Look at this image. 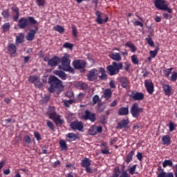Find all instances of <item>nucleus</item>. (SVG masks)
<instances>
[{
    "label": "nucleus",
    "instance_id": "1",
    "mask_svg": "<svg viewBox=\"0 0 177 177\" xmlns=\"http://www.w3.org/2000/svg\"><path fill=\"white\" fill-rule=\"evenodd\" d=\"M48 84L50 85V87L48 88V91L50 93H54L57 89L63 88L62 82L54 75L49 76Z\"/></svg>",
    "mask_w": 177,
    "mask_h": 177
},
{
    "label": "nucleus",
    "instance_id": "2",
    "mask_svg": "<svg viewBox=\"0 0 177 177\" xmlns=\"http://www.w3.org/2000/svg\"><path fill=\"white\" fill-rule=\"evenodd\" d=\"M59 62H61V69L64 70L66 72H69L71 74L75 73V70L73 67L70 66L71 64V59H70V55L68 54H64V56H62L61 58H59Z\"/></svg>",
    "mask_w": 177,
    "mask_h": 177
},
{
    "label": "nucleus",
    "instance_id": "3",
    "mask_svg": "<svg viewBox=\"0 0 177 177\" xmlns=\"http://www.w3.org/2000/svg\"><path fill=\"white\" fill-rule=\"evenodd\" d=\"M37 24V20L32 17H28V18L21 17L18 20L17 27L19 28V29L23 30L26 27H28L29 25H35Z\"/></svg>",
    "mask_w": 177,
    "mask_h": 177
},
{
    "label": "nucleus",
    "instance_id": "4",
    "mask_svg": "<svg viewBox=\"0 0 177 177\" xmlns=\"http://www.w3.org/2000/svg\"><path fill=\"white\" fill-rule=\"evenodd\" d=\"M60 115H57L56 109L54 106H49L48 108V118L53 120L56 126L62 125L64 120L60 119Z\"/></svg>",
    "mask_w": 177,
    "mask_h": 177
},
{
    "label": "nucleus",
    "instance_id": "5",
    "mask_svg": "<svg viewBox=\"0 0 177 177\" xmlns=\"http://www.w3.org/2000/svg\"><path fill=\"white\" fill-rule=\"evenodd\" d=\"M123 68L122 62H113L111 65L108 66L106 67V70H107L109 75L111 76L117 75L120 70H122Z\"/></svg>",
    "mask_w": 177,
    "mask_h": 177
},
{
    "label": "nucleus",
    "instance_id": "6",
    "mask_svg": "<svg viewBox=\"0 0 177 177\" xmlns=\"http://www.w3.org/2000/svg\"><path fill=\"white\" fill-rule=\"evenodd\" d=\"M153 3L155 8H156L158 10L166 11L168 13L173 12V10L169 8L165 0H154Z\"/></svg>",
    "mask_w": 177,
    "mask_h": 177
},
{
    "label": "nucleus",
    "instance_id": "7",
    "mask_svg": "<svg viewBox=\"0 0 177 177\" xmlns=\"http://www.w3.org/2000/svg\"><path fill=\"white\" fill-rule=\"evenodd\" d=\"M130 112L131 113V115H132L133 118L138 119L140 115V113L144 112V109L140 108L139 106L138 103H134L131 106V108L130 109Z\"/></svg>",
    "mask_w": 177,
    "mask_h": 177
},
{
    "label": "nucleus",
    "instance_id": "8",
    "mask_svg": "<svg viewBox=\"0 0 177 177\" xmlns=\"http://www.w3.org/2000/svg\"><path fill=\"white\" fill-rule=\"evenodd\" d=\"M95 17H97V19H95V22L97 23V24L102 25L103 23L108 22L109 17L106 14L101 13L100 10H97L95 12Z\"/></svg>",
    "mask_w": 177,
    "mask_h": 177
},
{
    "label": "nucleus",
    "instance_id": "9",
    "mask_svg": "<svg viewBox=\"0 0 177 177\" xmlns=\"http://www.w3.org/2000/svg\"><path fill=\"white\" fill-rule=\"evenodd\" d=\"M70 128L73 131H78L79 132H84V124L82 121L75 120L70 123Z\"/></svg>",
    "mask_w": 177,
    "mask_h": 177
},
{
    "label": "nucleus",
    "instance_id": "10",
    "mask_svg": "<svg viewBox=\"0 0 177 177\" xmlns=\"http://www.w3.org/2000/svg\"><path fill=\"white\" fill-rule=\"evenodd\" d=\"M72 64L75 70L84 69L86 66V62L82 59H76L75 61H73Z\"/></svg>",
    "mask_w": 177,
    "mask_h": 177
},
{
    "label": "nucleus",
    "instance_id": "11",
    "mask_svg": "<svg viewBox=\"0 0 177 177\" xmlns=\"http://www.w3.org/2000/svg\"><path fill=\"white\" fill-rule=\"evenodd\" d=\"M83 119L84 120H89L91 122H95L96 121V114L88 110L84 111Z\"/></svg>",
    "mask_w": 177,
    "mask_h": 177
},
{
    "label": "nucleus",
    "instance_id": "12",
    "mask_svg": "<svg viewBox=\"0 0 177 177\" xmlns=\"http://www.w3.org/2000/svg\"><path fill=\"white\" fill-rule=\"evenodd\" d=\"M97 68H93L88 71V73L87 74V80L90 82L95 81L97 80Z\"/></svg>",
    "mask_w": 177,
    "mask_h": 177
},
{
    "label": "nucleus",
    "instance_id": "13",
    "mask_svg": "<svg viewBox=\"0 0 177 177\" xmlns=\"http://www.w3.org/2000/svg\"><path fill=\"white\" fill-rule=\"evenodd\" d=\"M11 10L12 11V20L15 22H17L20 16L19 9L15 4L12 5L11 7Z\"/></svg>",
    "mask_w": 177,
    "mask_h": 177
},
{
    "label": "nucleus",
    "instance_id": "14",
    "mask_svg": "<svg viewBox=\"0 0 177 177\" xmlns=\"http://www.w3.org/2000/svg\"><path fill=\"white\" fill-rule=\"evenodd\" d=\"M60 62V58L57 57V55H55L53 57H51L50 59L48 61V66L50 67H56L58 66V64Z\"/></svg>",
    "mask_w": 177,
    "mask_h": 177
},
{
    "label": "nucleus",
    "instance_id": "15",
    "mask_svg": "<svg viewBox=\"0 0 177 177\" xmlns=\"http://www.w3.org/2000/svg\"><path fill=\"white\" fill-rule=\"evenodd\" d=\"M35 29H31L29 32L28 33V35L26 36L27 41H33L35 37V35L37 34L39 28L37 26H35Z\"/></svg>",
    "mask_w": 177,
    "mask_h": 177
},
{
    "label": "nucleus",
    "instance_id": "16",
    "mask_svg": "<svg viewBox=\"0 0 177 177\" xmlns=\"http://www.w3.org/2000/svg\"><path fill=\"white\" fill-rule=\"evenodd\" d=\"M131 97L135 101H141L145 98V95L142 92L133 91Z\"/></svg>",
    "mask_w": 177,
    "mask_h": 177
},
{
    "label": "nucleus",
    "instance_id": "17",
    "mask_svg": "<svg viewBox=\"0 0 177 177\" xmlns=\"http://www.w3.org/2000/svg\"><path fill=\"white\" fill-rule=\"evenodd\" d=\"M144 84L145 85L147 93L152 95L154 92V84H153L151 81L149 80H145V82H144Z\"/></svg>",
    "mask_w": 177,
    "mask_h": 177
},
{
    "label": "nucleus",
    "instance_id": "18",
    "mask_svg": "<svg viewBox=\"0 0 177 177\" xmlns=\"http://www.w3.org/2000/svg\"><path fill=\"white\" fill-rule=\"evenodd\" d=\"M66 141L71 142H75L77 139L79 138L78 134H75L74 133H68L65 136Z\"/></svg>",
    "mask_w": 177,
    "mask_h": 177
},
{
    "label": "nucleus",
    "instance_id": "19",
    "mask_svg": "<svg viewBox=\"0 0 177 177\" xmlns=\"http://www.w3.org/2000/svg\"><path fill=\"white\" fill-rule=\"evenodd\" d=\"M129 124V119H124L121 121H120L118 123H117L116 129H121L122 128H127L128 125Z\"/></svg>",
    "mask_w": 177,
    "mask_h": 177
},
{
    "label": "nucleus",
    "instance_id": "20",
    "mask_svg": "<svg viewBox=\"0 0 177 177\" xmlns=\"http://www.w3.org/2000/svg\"><path fill=\"white\" fill-rule=\"evenodd\" d=\"M120 83L123 88H128L130 84V81L127 77H121L120 78Z\"/></svg>",
    "mask_w": 177,
    "mask_h": 177
},
{
    "label": "nucleus",
    "instance_id": "21",
    "mask_svg": "<svg viewBox=\"0 0 177 177\" xmlns=\"http://www.w3.org/2000/svg\"><path fill=\"white\" fill-rule=\"evenodd\" d=\"M98 72L102 75H99V79L100 80H108V75L106 72V69L103 67H100Z\"/></svg>",
    "mask_w": 177,
    "mask_h": 177
},
{
    "label": "nucleus",
    "instance_id": "22",
    "mask_svg": "<svg viewBox=\"0 0 177 177\" xmlns=\"http://www.w3.org/2000/svg\"><path fill=\"white\" fill-rule=\"evenodd\" d=\"M118 115L120 116L128 115L129 113V106L126 107H122L118 110Z\"/></svg>",
    "mask_w": 177,
    "mask_h": 177
},
{
    "label": "nucleus",
    "instance_id": "23",
    "mask_svg": "<svg viewBox=\"0 0 177 177\" xmlns=\"http://www.w3.org/2000/svg\"><path fill=\"white\" fill-rule=\"evenodd\" d=\"M162 141L163 145L169 146L171 144V136H169V135L163 136V137L162 138Z\"/></svg>",
    "mask_w": 177,
    "mask_h": 177
},
{
    "label": "nucleus",
    "instance_id": "24",
    "mask_svg": "<svg viewBox=\"0 0 177 177\" xmlns=\"http://www.w3.org/2000/svg\"><path fill=\"white\" fill-rule=\"evenodd\" d=\"M165 94L167 96L171 95L172 87L169 84H165L162 86Z\"/></svg>",
    "mask_w": 177,
    "mask_h": 177
},
{
    "label": "nucleus",
    "instance_id": "25",
    "mask_svg": "<svg viewBox=\"0 0 177 177\" xmlns=\"http://www.w3.org/2000/svg\"><path fill=\"white\" fill-rule=\"evenodd\" d=\"M7 50L10 52L11 55H13L17 52V48H16L15 44L9 43L8 46H7Z\"/></svg>",
    "mask_w": 177,
    "mask_h": 177
},
{
    "label": "nucleus",
    "instance_id": "26",
    "mask_svg": "<svg viewBox=\"0 0 177 177\" xmlns=\"http://www.w3.org/2000/svg\"><path fill=\"white\" fill-rule=\"evenodd\" d=\"M54 74L59 76V77L62 80H67V75L62 71H55Z\"/></svg>",
    "mask_w": 177,
    "mask_h": 177
},
{
    "label": "nucleus",
    "instance_id": "27",
    "mask_svg": "<svg viewBox=\"0 0 177 177\" xmlns=\"http://www.w3.org/2000/svg\"><path fill=\"white\" fill-rule=\"evenodd\" d=\"M162 166L164 168H166L167 166H169V167H173L174 171H175V169H176V166L173 167L174 164H173V162L171 160H165L162 162Z\"/></svg>",
    "mask_w": 177,
    "mask_h": 177
},
{
    "label": "nucleus",
    "instance_id": "28",
    "mask_svg": "<svg viewBox=\"0 0 177 177\" xmlns=\"http://www.w3.org/2000/svg\"><path fill=\"white\" fill-rule=\"evenodd\" d=\"M109 57L115 61L119 62L120 60H122V57L120 56L119 53H111V55H109Z\"/></svg>",
    "mask_w": 177,
    "mask_h": 177
},
{
    "label": "nucleus",
    "instance_id": "29",
    "mask_svg": "<svg viewBox=\"0 0 177 177\" xmlns=\"http://www.w3.org/2000/svg\"><path fill=\"white\" fill-rule=\"evenodd\" d=\"M91 160L88 158H84L81 162V166L82 167H90Z\"/></svg>",
    "mask_w": 177,
    "mask_h": 177
},
{
    "label": "nucleus",
    "instance_id": "30",
    "mask_svg": "<svg viewBox=\"0 0 177 177\" xmlns=\"http://www.w3.org/2000/svg\"><path fill=\"white\" fill-rule=\"evenodd\" d=\"M135 155V151H131L129 152V153H127L124 161L129 164L131 161H133V157Z\"/></svg>",
    "mask_w": 177,
    "mask_h": 177
},
{
    "label": "nucleus",
    "instance_id": "31",
    "mask_svg": "<svg viewBox=\"0 0 177 177\" xmlns=\"http://www.w3.org/2000/svg\"><path fill=\"white\" fill-rule=\"evenodd\" d=\"M112 96V91L111 89H105L103 93V97L106 100L111 99Z\"/></svg>",
    "mask_w": 177,
    "mask_h": 177
},
{
    "label": "nucleus",
    "instance_id": "32",
    "mask_svg": "<svg viewBox=\"0 0 177 177\" xmlns=\"http://www.w3.org/2000/svg\"><path fill=\"white\" fill-rule=\"evenodd\" d=\"M125 46L129 47L132 53H135L138 50V48L131 41L125 43Z\"/></svg>",
    "mask_w": 177,
    "mask_h": 177
},
{
    "label": "nucleus",
    "instance_id": "33",
    "mask_svg": "<svg viewBox=\"0 0 177 177\" xmlns=\"http://www.w3.org/2000/svg\"><path fill=\"white\" fill-rule=\"evenodd\" d=\"M76 87L80 88L81 90H86L88 88V85L83 82H78L76 84Z\"/></svg>",
    "mask_w": 177,
    "mask_h": 177
},
{
    "label": "nucleus",
    "instance_id": "34",
    "mask_svg": "<svg viewBox=\"0 0 177 177\" xmlns=\"http://www.w3.org/2000/svg\"><path fill=\"white\" fill-rule=\"evenodd\" d=\"M59 147L62 151H66L68 149V145L63 139L59 140Z\"/></svg>",
    "mask_w": 177,
    "mask_h": 177
},
{
    "label": "nucleus",
    "instance_id": "35",
    "mask_svg": "<svg viewBox=\"0 0 177 177\" xmlns=\"http://www.w3.org/2000/svg\"><path fill=\"white\" fill-rule=\"evenodd\" d=\"M24 41V33L18 34V36L16 37V42L17 44H21Z\"/></svg>",
    "mask_w": 177,
    "mask_h": 177
},
{
    "label": "nucleus",
    "instance_id": "36",
    "mask_svg": "<svg viewBox=\"0 0 177 177\" xmlns=\"http://www.w3.org/2000/svg\"><path fill=\"white\" fill-rule=\"evenodd\" d=\"M30 142H31V138L30 136L27 135L25 137H24L23 144L24 145H25V147H28Z\"/></svg>",
    "mask_w": 177,
    "mask_h": 177
},
{
    "label": "nucleus",
    "instance_id": "37",
    "mask_svg": "<svg viewBox=\"0 0 177 177\" xmlns=\"http://www.w3.org/2000/svg\"><path fill=\"white\" fill-rule=\"evenodd\" d=\"M88 134L90 136H95L97 134L96 125H92L88 129Z\"/></svg>",
    "mask_w": 177,
    "mask_h": 177
},
{
    "label": "nucleus",
    "instance_id": "38",
    "mask_svg": "<svg viewBox=\"0 0 177 177\" xmlns=\"http://www.w3.org/2000/svg\"><path fill=\"white\" fill-rule=\"evenodd\" d=\"M173 173H166L164 171L160 172L157 177H173Z\"/></svg>",
    "mask_w": 177,
    "mask_h": 177
},
{
    "label": "nucleus",
    "instance_id": "39",
    "mask_svg": "<svg viewBox=\"0 0 177 177\" xmlns=\"http://www.w3.org/2000/svg\"><path fill=\"white\" fill-rule=\"evenodd\" d=\"M54 30L59 32L60 34H62L64 32L65 29L64 28V27H62V26L59 25H57L55 28H54Z\"/></svg>",
    "mask_w": 177,
    "mask_h": 177
},
{
    "label": "nucleus",
    "instance_id": "40",
    "mask_svg": "<svg viewBox=\"0 0 177 177\" xmlns=\"http://www.w3.org/2000/svg\"><path fill=\"white\" fill-rule=\"evenodd\" d=\"M131 62H132L133 64L138 65L139 64V59L138 57V55H133L131 56Z\"/></svg>",
    "mask_w": 177,
    "mask_h": 177
},
{
    "label": "nucleus",
    "instance_id": "41",
    "mask_svg": "<svg viewBox=\"0 0 177 177\" xmlns=\"http://www.w3.org/2000/svg\"><path fill=\"white\" fill-rule=\"evenodd\" d=\"M177 124H174L172 121H170L169 123V131L173 132L174 131L176 130Z\"/></svg>",
    "mask_w": 177,
    "mask_h": 177
},
{
    "label": "nucleus",
    "instance_id": "42",
    "mask_svg": "<svg viewBox=\"0 0 177 177\" xmlns=\"http://www.w3.org/2000/svg\"><path fill=\"white\" fill-rule=\"evenodd\" d=\"M158 50H160V48L156 47L155 48L154 50L149 51V55L151 57V58H154L156 56H157V53Z\"/></svg>",
    "mask_w": 177,
    "mask_h": 177
},
{
    "label": "nucleus",
    "instance_id": "43",
    "mask_svg": "<svg viewBox=\"0 0 177 177\" xmlns=\"http://www.w3.org/2000/svg\"><path fill=\"white\" fill-rule=\"evenodd\" d=\"M146 41H147L149 46L154 47V41H153L150 35H149L146 38Z\"/></svg>",
    "mask_w": 177,
    "mask_h": 177
},
{
    "label": "nucleus",
    "instance_id": "44",
    "mask_svg": "<svg viewBox=\"0 0 177 177\" xmlns=\"http://www.w3.org/2000/svg\"><path fill=\"white\" fill-rule=\"evenodd\" d=\"M62 47L66 48V49H69L71 50H73V44L71 43H68V42H66L64 43V46H62Z\"/></svg>",
    "mask_w": 177,
    "mask_h": 177
},
{
    "label": "nucleus",
    "instance_id": "45",
    "mask_svg": "<svg viewBox=\"0 0 177 177\" xmlns=\"http://www.w3.org/2000/svg\"><path fill=\"white\" fill-rule=\"evenodd\" d=\"M62 103L64 104V106L67 108L70 107V105L74 103L73 100H64L62 101Z\"/></svg>",
    "mask_w": 177,
    "mask_h": 177
},
{
    "label": "nucleus",
    "instance_id": "46",
    "mask_svg": "<svg viewBox=\"0 0 177 177\" xmlns=\"http://www.w3.org/2000/svg\"><path fill=\"white\" fill-rule=\"evenodd\" d=\"M10 25L9 23H6L3 25V26H1V28L3 29V31L5 32H8L10 30Z\"/></svg>",
    "mask_w": 177,
    "mask_h": 177
},
{
    "label": "nucleus",
    "instance_id": "47",
    "mask_svg": "<svg viewBox=\"0 0 177 177\" xmlns=\"http://www.w3.org/2000/svg\"><path fill=\"white\" fill-rule=\"evenodd\" d=\"M137 167H138V165H134L131 168H129V171L131 175H134L136 174V169Z\"/></svg>",
    "mask_w": 177,
    "mask_h": 177
},
{
    "label": "nucleus",
    "instance_id": "48",
    "mask_svg": "<svg viewBox=\"0 0 177 177\" xmlns=\"http://www.w3.org/2000/svg\"><path fill=\"white\" fill-rule=\"evenodd\" d=\"M101 102L100 99V96L95 95L93 97V104L95 105L97 104L98 102Z\"/></svg>",
    "mask_w": 177,
    "mask_h": 177
},
{
    "label": "nucleus",
    "instance_id": "49",
    "mask_svg": "<svg viewBox=\"0 0 177 177\" xmlns=\"http://www.w3.org/2000/svg\"><path fill=\"white\" fill-rule=\"evenodd\" d=\"M1 15H3L5 19H8L10 17L9 10H3V12H1Z\"/></svg>",
    "mask_w": 177,
    "mask_h": 177
},
{
    "label": "nucleus",
    "instance_id": "50",
    "mask_svg": "<svg viewBox=\"0 0 177 177\" xmlns=\"http://www.w3.org/2000/svg\"><path fill=\"white\" fill-rule=\"evenodd\" d=\"M72 35L73 37L77 38L78 36L77 35V28L75 26V25H72Z\"/></svg>",
    "mask_w": 177,
    "mask_h": 177
},
{
    "label": "nucleus",
    "instance_id": "51",
    "mask_svg": "<svg viewBox=\"0 0 177 177\" xmlns=\"http://www.w3.org/2000/svg\"><path fill=\"white\" fill-rule=\"evenodd\" d=\"M38 80V76H29L28 81L29 82L34 84Z\"/></svg>",
    "mask_w": 177,
    "mask_h": 177
},
{
    "label": "nucleus",
    "instance_id": "52",
    "mask_svg": "<svg viewBox=\"0 0 177 177\" xmlns=\"http://www.w3.org/2000/svg\"><path fill=\"white\" fill-rule=\"evenodd\" d=\"M36 3L39 7H44L46 4V0H36Z\"/></svg>",
    "mask_w": 177,
    "mask_h": 177
},
{
    "label": "nucleus",
    "instance_id": "53",
    "mask_svg": "<svg viewBox=\"0 0 177 177\" xmlns=\"http://www.w3.org/2000/svg\"><path fill=\"white\" fill-rule=\"evenodd\" d=\"M173 70V68H169L166 70H165V77H169V76L171 75V72Z\"/></svg>",
    "mask_w": 177,
    "mask_h": 177
},
{
    "label": "nucleus",
    "instance_id": "54",
    "mask_svg": "<svg viewBox=\"0 0 177 177\" xmlns=\"http://www.w3.org/2000/svg\"><path fill=\"white\" fill-rule=\"evenodd\" d=\"M47 126L51 131H54L55 126L50 120H47Z\"/></svg>",
    "mask_w": 177,
    "mask_h": 177
},
{
    "label": "nucleus",
    "instance_id": "55",
    "mask_svg": "<svg viewBox=\"0 0 177 177\" xmlns=\"http://www.w3.org/2000/svg\"><path fill=\"white\" fill-rule=\"evenodd\" d=\"M34 138H36L37 141L41 140V134H39V133H38L37 131L34 132Z\"/></svg>",
    "mask_w": 177,
    "mask_h": 177
},
{
    "label": "nucleus",
    "instance_id": "56",
    "mask_svg": "<svg viewBox=\"0 0 177 177\" xmlns=\"http://www.w3.org/2000/svg\"><path fill=\"white\" fill-rule=\"evenodd\" d=\"M170 80L171 82H175L177 80V72H173V74H171Z\"/></svg>",
    "mask_w": 177,
    "mask_h": 177
},
{
    "label": "nucleus",
    "instance_id": "57",
    "mask_svg": "<svg viewBox=\"0 0 177 177\" xmlns=\"http://www.w3.org/2000/svg\"><path fill=\"white\" fill-rule=\"evenodd\" d=\"M133 24H134L135 26L144 27V24L140 21L136 20L134 22H133Z\"/></svg>",
    "mask_w": 177,
    "mask_h": 177
},
{
    "label": "nucleus",
    "instance_id": "58",
    "mask_svg": "<svg viewBox=\"0 0 177 177\" xmlns=\"http://www.w3.org/2000/svg\"><path fill=\"white\" fill-rule=\"evenodd\" d=\"M100 122L103 124H106V115H100Z\"/></svg>",
    "mask_w": 177,
    "mask_h": 177
},
{
    "label": "nucleus",
    "instance_id": "59",
    "mask_svg": "<svg viewBox=\"0 0 177 177\" xmlns=\"http://www.w3.org/2000/svg\"><path fill=\"white\" fill-rule=\"evenodd\" d=\"M100 152L103 154V155H109L111 153V152L109 151L108 148H104V149H101Z\"/></svg>",
    "mask_w": 177,
    "mask_h": 177
},
{
    "label": "nucleus",
    "instance_id": "60",
    "mask_svg": "<svg viewBox=\"0 0 177 177\" xmlns=\"http://www.w3.org/2000/svg\"><path fill=\"white\" fill-rule=\"evenodd\" d=\"M66 96L71 99V98H73V96H74V93L73 91H67L66 93Z\"/></svg>",
    "mask_w": 177,
    "mask_h": 177
},
{
    "label": "nucleus",
    "instance_id": "61",
    "mask_svg": "<svg viewBox=\"0 0 177 177\" xmlns=\"http://www.w3.org/2000/svg\"><path fill=\"white\" fill-rule=\"evenodd\" d=\"M124 65H125L124 70L126 71H129L130 70V67L131 66V64L129 62H125Z\"/></svg>",
    "mask_w": 177,
    "mask_h": 177
},
{
    "label": "nucleus",
    "instance_id": "62",
    "mask_svg": "<svg viewBox=\"0 0 177 177\" xmlns=\"http://www.w3.org/2000/svg\"><path fill=\"white\" fill-rule=\"evenodd\" d=\"M109 86L111 89L116 88V85L115 84V82L113 80H111L109 82Z\"/></svg>",
    "mask_w": 177,
    "mask_h": 177
},
{
    "label": "nucleus",
    "instance_id": "63",
    "mask_svg": "<svg viewBox=\"0 0 177 177\" xmlns=\"http://www.w3.org/2000/svg\"><path fill=\"white\" fill-rule=\"evenodd\" d=\"M118 141V138H113V139L110 140V145L112 146L115 144Z\"/></svg>",
    "mask_w": 177,
    "mask_h": 177
},
{
    "label": "nucleus",
    "instance_id": "64",
    "mask_svg": "<svg viewBox=\"0 0 177 177\" xmlns=\"http://www.w3.org/2000/svg\"><path fill=\"white\" fill-rule=\"evenodd\" d=\"M120 177H130V176L127 171H122Z\"/></svg>",
    "mask_w": 177,
    "mask_h": 177
}]
</instances>
